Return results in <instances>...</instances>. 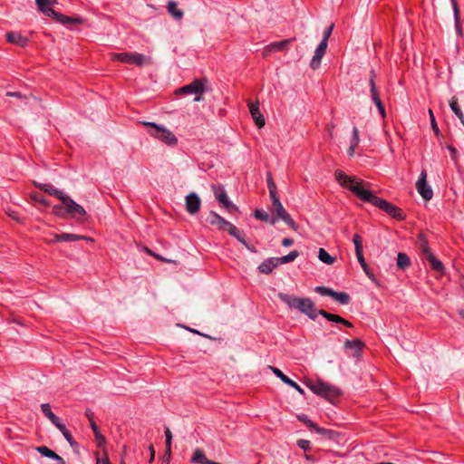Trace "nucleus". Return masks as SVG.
<instances>
[{"instance_id": "f257e3e1", "label": "nucleus", "mask_w": 464, "mask_h": 464, "mask_svg": "<svg viewBox=\"0 0 464 464\" xmlns=\"http://www.w3.org/2000/svg\"><path fill=\"white\" fill-rule=\"evenodd\" d=\"M335 179L341 186L350 189L362 201L372 203L392 218L403 219L404 215L401 208L366 189L363 187V181L362 179L348 176L342 170L335 171Z\"/></svg>"}, {"instance_id": "f03ea898", "label": "nucleus", "mask_w": 464, "mask_h": 464, "mask_svg": "<svg viewBox=\"0 0 464 464\" xmlns=\"http://www.w3.org/2000/svg\"><path fill=\"white\" fill-rule=\"evenodd\" d=\"M278 298L290 309L298 310L312 320L316 319L318 311L310 298L298 297L285 293H279Z\"/></svg>"}, {"instance_id": "7ed1b4c3", "label": "nucleus", "mask_w": 464, "mask_h": 464, "mask_svg": "<svg viewBox=\"0 0 464 464\" xmlns=\"http://www.w3.org/2000/svg\"><path fill=\"white\" fill-rule=\"evenodd\" d=\"M36 5H38L39 10L44 14L46 16L53 17L56 21L60 22L63 24H66L68 23L81 24L82 19L70 17L60 14L54 11L50 5L54 3V0H35Z\"/></svg>"}, {"instance_id": "20e7f679", "label": "nucleus", "mask_w": 464, "mask_h": 464, "mask_svg": "<svg viewBox=\"0 0 464 464\" xmlns=\"http://www.w3.org/2000/svg\"><path fill=\"white\" fill-rule=\"evenodd\" d=\"M143 124L151 128V130L149 131L151 136L161 140L165 144L175 145L178 142V140L172 131L166 129L164 126L150 121L143 122Z\"/></svg>"}, {"instance_id": "39448f33", "label": "nucleus", "mask_w": 464, "mask_h": 464, "mask_svg": "<svg viewBox=\"0 0 464 464\" xmlns=\"http://www.w3.org/2000/svg\"><path fill=\"white\" fill-rule=\"evenodd\" d=\"M208 221L218 230L227 231L234 237H239V229L215 211H210Z\"/></svg>"}, {"instance_id": "423d86ee", "label": "nucleus", "mask_w": 464, "mask_h": 464, "mask_svg": "<svg viewBox=\"0 0 464 464\" xmlns=\"http://www.w3.org/2000/svg\"><path fill=\"white\" fill-rule=\"evenodd\" d=\"M309 388L314 393L322 396L331 401L341 394V392L338 388L322 381L309 384Z\"/></svg>"}, {"instance_id": "0eeeda50", "label": "nucleus", "mask_w": 464, "mask_h": 464, "mask_svg": "<svg viewBox=\"0 0 464 464\" xmlns=\"http://www.w3.org/2000/svg\"><path fill=\"white\" fill-rule=\"evenodd\" d=\"M111 59L127 64H135L139 67L150 62V59L144 54L137 53H115L111 54Z\"/></svg>"}, {"instance_id": "6e6552de", "label": "nucleus", "mask_w": 464, "mask_h": 464, "mask_svg": "<svg viewBox=\"0 0 464 464\" xmlns=\"http://www.w3.org/2000/svg\"><path fill=\"white\" fill-rule=\"evenodd\" d=\"M212 190L218 203L230 214L238 212V208L232 203L223 186H212Z\"/></svg>"}, {"instance_id": "1a4fd4ad", "label": "nucleus", "mask_w": 464, "mask_h": 464, "mask_svg": "<svg viewBox=\"0 0 464 464\" xmlns=\"http://www.w3.org/2000/svg\"><path fill=\"white\" fill-rule=\"evenodd\" d=\"M271 201L273 209L276 212L277 218L282 219L292 229L296 230L298 226L283 207L282 203L280 202L279 197L276 196L275 198H271Z\"/></svg>"}, {"instance_id": "9d476101", "label": "nucleus", "mask_w": 464, "mask_h": 464, "mask_svg": "<svg viewBox=\"0 0 464 464\" xmlns=\"http://www.w3.org/2000/svg\"><path fill=\"white\" fill-rule=\"evenodd\" d=\"M314 291L321 295H327L334 298L341 304H347L350 303L351 297L345 292H335L332 288L325 286H316Z\"/></svg>"}, {"instance_id": "9b49d317", "label": "nucleus", "mask_w": 464, "mask_h": 464, "mask_svg": "<svg viewBox=\"0 0 464 464\" xmlns=\"http://www.w3.org/2000/svg\"><path fill=\"white\" fill-rule=\"evenodd\" d=\"M416 189L425 200H430L433 197V191L430 186H429L427 183V172L425 169H422L420 174V177L416 182Z\"/></svg>"}, {"instance_id": "f8f14e48", "label": "nucleus", "mask_w": 464, "mask_h": 464, "mask_svg": "<svg viewBox=\"0 0 464 464\" xmlns=\"http://www.w3.org/2000/svg\"><path fill=\"white\" fill-rule=\"evenodd\" d=\"M61 201L65 207L66 213L70 214L72 218H82L86 215L85 209L69 196L64 195Z\"/></svg>"}, {"instance_id": "ddd939ff", "label": "nucleus", "mask_w": 464, "mask_h": 464, "mask_svg": "<svg viewBox=\"0 0 464 464\" xmlns=\"http://www.w3.org/2000/svg\"><path fill=\"white\" fill-rule=\"evenodd\" d=\"M207 79H196L189 84H187L177 91V93L182 94H202L205 92Z\"/></svg>"}, {"instance_id": "4468645a", "label": "nucleus", "mask_w": 464, "mask_h": 464, "mask_svg": "<svg viewBox=\"0 0 464 464\" xmlns=\"http://www.w3.org/2000/svg\"><path fill=\"white\" fill-rule=\"evenodd\" d=\"M200 206L201 200L197 193L191 192L186 196L185 208L188 214H197L199 211Z\"/></svg>"}, {"instance_id": "2eb2a0df", "label": "nucleus", "mask_w": 464, "mask_h": 464, "mask_svg": "<svg viewBox=\"0 0 464 464\" xmlns=\"http://www.w3.org/2000/svg\"><path fill=\"white\" fill-rule=\"evenodd\" d=\"M295 38L285 39L280 42H274L266 45L263 50V56H267L273 52H280L288 48L289 44L295 41Z\"/></svg>"}, {"instance_id": "dca6fc26", "label": "nucleus", "mask_w": 464, "mask_h": 464, "mask_svg": "<svg viewBox=\"0 0 464 464\" xmlns=\"http://www.w3.org/2000/svg\"><path fill=\"white\" fill-rule=\"evenodd\" d=\"M327 45L328 43H325V40H322L319 45L316 47L314 54L310 63V66L312 69L315 70L320 66L322 58L325 53Z\"/></svg>"}, {"instance_id": "f3484780", "label": "nucleus", "mask_w": 464, "mask_h": 464, "mask_svg": "<svg viewBox=\"0 0 464 464\" xmlns=\"http://www.w3.org/2000/svg\"><path fill=\"white\" fill-rule=\"evenodd\" d=\"M269 369L273 372V373L278 377L284 383L291 386L295 390H296L300 394H304V391L299 384H297L295 381L291 380L285 374L283 373L278 368L274 366H269Z\"/></svg>"}, {"instance_id": "a211bd4d", "label": "nucleus", "mask_w": 464, "mask_h": 464, "mask_svg": "<svg viewBox=\"0 0 464 464\" xmlns=\"http://www.w3.org/2000/svg\"><path fill=\"white\" fill-rule=\"evenodd\" d=\"M277 257H269L264 260L257 267L258 271L265 275H269L272 271L279 266Z\"/></svg>"}, {"instance_id": "6ab92c4d", "label": "nucleus", "mask_w": 464, "mask_h": 464, "mask_svg": "<svg viewBox=\"0 0 464 464\" xmlns=\"http://www.w3.org/2000/svg\"><path fill=\"white\" fill-rule=\"evenodd\" d=\"M248 108H249L251 116H252L253 120L255 121L256 125L258 128H262L265 125V119L259 111L258 102H256V103L249 102Z\"/></svg>"}, {"instance_id": "aec40b11", "label": "nucleus", "mask_w": 464, "mask_h": 464, "mask_svg": "<svg viewBox=\"0 0 464 464\" xmlns=\"http://www.w3.org/2000/svg\"><path fill=\"white\" fill-rule=\"evenodd\" d=\"M318 314H321L323 317H324L328 321L338 323V324H343L344 326H347V327H353V324L351 322L343 319V317H341V316H339L337 314H334L328 313V312H326L324 310H319L318 313H317V315Z\"/></svg>"}, {"instance_id": "412c9836", "label": "nucleus", "mask_w": 464, "mask_h": 464, "mask_svg": "<svg viewBox=\"0 0 464 464\" xmlns=\"http://www.w3.org/2000/svg\"><path fill=\"white\" fill-rule=\"evenodd\" d=\"M6 40L14 44L24 47L28 44V39L16 32H9L6 34Z\"/></svg>"}, {"instance_id": "4be33fe9", "label": "nucleus", "mask_w": 464, "mask_h": 464, "mask_svg": "<svg viewBox=\"0 0 464 464\" xmlns=\"http://www.w3.org/2000/svg\"><path fill=\"white\" fill-rule=\"evenodd\" d=\"M363 346V343L359 339L354 340H346L344 342V349L352 350L353 352V355L354 357H359L361 350Z\"/></svg>"}, {"instance_id": "5701e85b", "label": "nucleus", "mask_w": 464, "mask_h": 464, "mask_svg": "<svg viewBox=\"0 0 464 464\" xmlns=\"http://www.w3.org/2000/svg\"><path fill=\"white\" fill-rule=\"evenodd\" d=\"M56 239L61 240V242H73L77 240L92 241V238L88 237L86 236H78L71 233H62L60 235H57Z\"/></svg>"}, {"instance_id": "b1692460", "label": "nucleus", "mask_w": 464, "mask_h": 464, "mask_svg": "<svg viewBox=\"0 0 464 464\" xmlns=\"http://www.w3.org/2000/svg\"><path fill=\"white\" fill-rule=\"evenodd\" d=\"M37 450L39 453H41L43 456L47 457L49 459H53L58 462V464H65L64 459L56 454L54 451L47 448L46 446H41L37 448Z\"/></svg>"}, {"instance_id": "393cba45", "label": "nucleus", "mask_w": 464, "mask_h": 464, "mask_svg": "<svg viewBox=\"0 0 464 464\" xmlns=\"http://www.w3.org/2000/svg\"><path fill=\"white\" fill-rule=\"evenodd\" d=\"M417 245L421 252V254L427 257L429 256V254H432L430 252V246H429V242H428V239L426 237V236L424 234H419L418 237H417Z\"/></svg>"}, {"instance_id": "a878e982", "label": "nucleus", "mask_w": 464, "mask_h": 464, "mask_svg": "<svg viewBox=\"0 0 464 464\" xmlns=\"http://www.w3.org/2000/svg\"><path fill=\"white\" fill-rule=\"evenodd\" d=\"M298 419L306 424L307 427L310 429H313L319 434H328L331 431L323 428L318 427L315 423H314L311 420H309L307 415H300L298 416Z\"/></svg>"}, {"instance_id": "bb28decb", "label": "nucleus", "mask_w": 464, "mask_h": 464, "mask_svg": "<svg viewBox=\"0 0 464 464\" xmlns=\"http://www.w3.org/2000/svg\"><path fill=\"white\" fill-rule=\"evenodd\" d=\"M38 187L44 190V192H47L51 196H54L58 199L62 200V198L64 197V193L50 184H40Z\"/></svg>"}, {"instance_id": "cd10ccee", "label": "nucleus", "mask_w": 464, "mask_h": 464, "mask_svg": "<svg viewBox=\"0 0 464 464\" xmlns=\"http://www.w3.org/2000/svg\"><path fill=\"white\" fill-rule=\"evenodd\" d=\"M426 258L429 260L431 269L441 274L444 272L443 264L438 260L433 254H429Z\"/></svg>"}, {"instance_id": "c85d7f7f", "label": "nucleus", "mask_w": 464, "mask_h": 464, "mask_svg": "<svg viewBox=\"0 0 464 464\" xmlns=\"http://www.w3.org/2000/svg\"><path fill=\"white\" fill-rule=\"evenodd\" d=\"M254 216L256 218L262 221L269 222L271 225H275L276 222L277 221V218H270L268 213L263 209H256Z\"/></svg>"}, {"instance_id": "c756f323", "label": "nucleus", "mask_w": 464, "mask_h": 464, "mask_svg": "<svg viewBox=\"0 0 464 464\" xmlns=\"http://www.w3.org/2000/svg\"><path fill=\"white\" fill-rule=\"evenodd\" d=\"M318 258L321 262L327 264V265H332L335 261V257L329 255V253L324 248H322V247L319 248Z\"/></svg>"}, {"instance_id": "7c9ffc66", "label": "nucleus", "mask_w": 464, "mask_h": 464, "mask_svg": "<svg viewBox=\"0 0 464 464\" xmlns=\"http://www.w3.org/2000/svg\"><path fill=\"white\" fill-rule=\"evenodd\" d=\"M450 2L452 4L453 12H454V20H455V24H456V30H457V33L460 35L461 34V27L459 24L460 14H459V9L458 6V3H457V0H450Z\"/></svg>"}, {"instance_id": "2f4dec72", "label": "nucleus", "mask_w": 464, "mask_h": 464, "mask_svg": "<svg viewBox=\"0 0 464 464\" xmlns=\"http://www.w3.org/2000/svg\"><path fill=\"white\" fill-rule=\"evenodd\" d=\"M411 264L409 256L404 253H399L397 256V266L404 270L406 269Z\"/></svg>"}, {"instance_id": "473e14b6", "label": "nucleus", "mask_w": 464, "mask_h": 464, "mask_svg": "<svg viewBox=\"0 0 464 464\" xmlns=\"http://www.w3.org/2000/svg\"><path fill=\"white\" fill-rule=\"evenodd\" d=\"M168 11L175 19L180 20L183 17V12L177 8L175 2H169Z\"/></svg>"}, {"instance_id": "72a5a7b5", "label": "nucleus", "mask_w": 464, "mask_h": 464, "mask_svg": "<svg viewBox=\"0 0 464 464\" xmlns=\"http://www.w3.org/2000/svg\"><path fill=\"white\" fill-rule=\"evenodd\" d=\"M450 107L451 109V111L454 112V114L459 119V120H462V118L464 117V114L461 111V109L459 108V104H458V100L456 97H452L450 102Z\"/></svg>"}, {"instance_id": "f704fd0d", "label": "nucleus", "mask_w": 464, "mask_h": 464, "mask_svg": "<svg viewBox=\"0 0 464 464\" xmlns=\"http://www.w3.org/2000/svg\"><path fill=\"white\" fill-rule=\"evenodd\" d=\"M206 460H208L202 450L196 449L192 457V462L197 464H206Z\"/></svg>"}, {"instance_id": "c9c22d12", "label": "nucleus", "mask_w": 464, "mask_h": 464, "mask_svg": "<svg viewBox=\"0 0 464 464\" xmlns=\"http://www.w3.org/2000/svg\"><path fill=\"white\" fill-rule=\"evenodd\" d=\"M266 182H267V188L269 190L270 198H275L276 196H278L277 192H276V186L270 173H267V175H266Z\"/></svg>"}, {"instance_id": "e433bc0d", "label": "nucleus", "mask_w": 464, "mask_h": 464, "mask_svg": "<svg viewBox=\"0 0 464 464\" xmlns=\"http://www.w3.org/2000/svg\"><path fill=\"white\" fill-rule=\"evenodd\" d=\"M298 255H299L298 251L293 250L286 256H284L282 257H277V260L280 265L286 264V263L294 261L298 256Z\"/></svg>"}, {"instance_id": "4c0bfd02", "label": "nucleus", "mask_w": 464, "mask_h": 464, "mask_svg": "<svg viewBox=\"0 0 464 464\" xmlns=\"http://www.w3.org/2000/svg\"><path fill=\"white\" fill-rule=\"evenodd\" d=\"M375 80H376V73H375V71L373 69H372L370 71V74H369V86H370L371 94L379 92L377 90V87H376Z\"/></svg>"}, {"instance_id": "58836bf2", "label": "nucleus", "mask_w": 464, "mask_h": 464, "mask_svg": "<svg viewBox=\"0 0 464 464\" xmlns=\"http://www.w3.org/2000/svg\"><path fill=\"white\" fill-rule=\"evenodd\" d=\"M41 410L43 411V413L44 414V416L48 419V420H53L54 419V416H56L52 411H51V406L49 403H43L41 404Z\"/></svg>"}, {"instance_id": "ea45409f", "label": "nucleus", "mask_w": 464, "mask_h": 464, "mask_svg": "<svg viewBox=\"0 0 464 464\" xmlns=\"http://www.w3.org/2000/svg\"><path fill=\"white\" fill-rule=\"evenodd\" d=\"M353 243L355 246V255L358 253H362V237L355 234L353 237Z\"/></svg>"}, {"instance_id": "a19ab883", "label": "nucleus", "mask_w": 464, "mask_h": 464, "mask_svg": "<svg viewBox=\"0 0 464 464\" xmlns=\"http://www.w3.org/2000/svg\"><path fill=\"white\" fill-rule=\"evenodd\" d=\"M356 257L363 271L366 273L367 276H370L369 266L365 262L362 253L356 254Z\"/></svg>"}, {"instance_id": "79ce46f5", "label": "nucleus", "mask_w": 464, "mask_h": 464, "mask_svg": "<svg viewBox=\"0 0 464 464\" xmlns=\"http://www.w3.org/2000/svg\"><path fill=\"white\" fill-rule=\"evenodd\" d=\"M240 243H242L250 252L256 253L257 250L254 246L249 245L245 240L244 234L239 230V237H236Z\"/></svg>"}, {"instance_id": "37998d69", "label": "nucleus", "mask_w": 464, "mask_h": 464, "mask_svg": "<svg viewBox=\"0 0 464 464\" xmlns=\"http://www.w3.org/2000/svg\"><path fill=\"white\" fill-rule=\"evenodd\" d=\"M165 437H166V452L170 453L172 434H171L170 430L168 427L165 428Z\"/></svg>"}, {"instance_id": "c03bdc74", "label": "nucleus", "mask_w": 464, "mask_h": 464, "mask_svg": "<svg viewBox=\"0 0 464 464\" xmlns=\"http://www.w3.org/2000/svg\"><path fill=\"white\" fill-rule=\"evenodd\" d=\"M53 212L58 216V217H64L66 213V209H65V207L64 205H55L53 208Z\"/></svg>"}, {"instance_id": "a18cd8bd", "label": "nucleus", "mask_w": 464, "mask_h": 464, "mask_svg": "<svg viewBox=\"0 0 464 464\" xmlns=\"http://www.w3.org/2000/svg\"><path fill=\"white\" fill-rule=\"evenodd\" d=\"M359 141H360L359 130L356 127H353V137L351 140V145H353V147H357V145L359 144Z\"/></svg>"}, {"instance_id": "49530a36", "label": "nucleus", "mask_w": 464, "mask_h": 464, "mask_svg": "<svg viewBox=\"0 0 464 464\" xmlns=\"http://www.w3.org/2000/svg\"><path fill=\"white\" fill-rule=\"evenodd\" d=\"M429 115H430V123H431L432 130H434V132L436 134H439L440 130H439V128L437 126V123H436V121H435V117H434L433 112H432V111L430 109L429 110Z\"/></svg>"}, {"instance_id": "de8ad7c7", "label": "nucleus", "mask_w": 464, "mask_h": 464, "mask_svg": "<svg viewBox=\"0 0 464 464\" xmlns=\"http://www.w3.org/2000/svg\"><path fill=\"white\" fill-rule=\"evenodd\" d=\"M33 199L36 202H39L43 205H45V206H48L49 203L47 201V199L41 194H35L33 196Z\"/></svg>"}, {"instance_id": "09e8293b", "label": "nucleus", "mask_w": 464, "mask_h": 464, "mask_svg": "<svg viewBox=\"0 0 464 464\" xmlns=\"http://www.w3.org/2000/svg\"><path fill=\"white\" fill-rule=\"evenodd\" d=\"M297 445L299 448H301L304 450H310V441L305 440H299L297 441Z\"/></svg>"}, {"instance_id": "8fccbe9b", "label": "nucleus", "mask_w": 464, "mask_h": 464, "mask_svg": "<svg viewBox=\"0 0 464 464\" xmlns=\"http://www.w3.org/2000/svg\"><path fill=\"white\" fill-rule=\"evenodd\" d=\"M447 149L449 150V151L450 153L451 160H454L455 162H457V160H458V157H457L458 151H457V150L454 147L450 146V145L447 147Z\"/></svg>"}, {"instance_id": "3c124183", "label": "nucleus", "mask_w": 464, "mask_h": 464, "mask_svg": "<svg viewBox=\"0 0 464 464\" xmlns=\"http://www.w3.org/2000/svg\"><path fill=\"white\" fill-rule=\"evenodd\" d=\"M334 24H332L324 32L322 40H325V43H328V39L333 32Z\"/></svg>"}, {"instance_id": "603ef678", "label": "nucleus", "mask_w": 464, "mask_h": 464, "mask_svg": "<svg viewBox=\"0 0 464 464\" xmlns=\"http://www.w3.org/2000/svg\"><path fill=\"white\" fill-rule=\"evenodd\" d=\"M63 437L65 438V440L72 445L73 446L75 444V441L71 434V432L69 430H67L66 432H64L63 434Z\"/></svg>"}, {"instance_id": "864d4df0", "label": "nucleus", "mask_w": 464, "mask_h": 464, "mask_svg": "<svg viewBox=\"0 0 464 464\" xmlns=\"http://www.w3.org/2000/svg\"><path fill=\"white\" fill-rule=\"evenodd\" d=\"M146 251H147V253H149L150 256H155V257H156L157 259H159V260H162V261L167 262V263H170V262H171V260H169V259L163 258L162 256H159V255L154 254V253H153L152 251H150L149 248H146Z\"/></svg>"}, {"instance_id": "5fc2aeb1", "label": "nucleus", "mask_w": 464, "mask_h": 464, "mask_svg": "<svg viewBox=\"0 0 464 464\" xmlns=\"http://www.w3.org/2000/svg\"><path fill=\"white\" fill-rule=\"evenodd\" d=\"M94 434H95V438L97 440L99 446L105 443V438L102 434H100L99 431L95 432Z\"/></svg>"}, {"instance_id": "6e6d98bb", "label": "nucleus", "mask_w": 464, "mask_h": 464, "mask_svg": "<svg viewBox=\"0 0 464 464\" xmlns=\"http://www.w3.org/2000/svg\"><path fill=\"white\" fill-rule=\"evenodd\" d=\"M7 96H11V97H16V98H19V99H24L26 100L27 98L23 96L21 92H8L6 93Z\"/></svg>"}, {"instance_id": "4d7b16f0", "label": "nucleus", "mask_w": 464, "mask_h": 464, "mask_svg": "<svg viewBox=\"0 0 464 464\" xmlns=\"http://www.w3.org/2000/svg\"><path fill=\"white\" fill-rule=\"evenodd\" d=\"M376 107H377L380 114L382 115V117L384 118L386 113H385V109H384L382 102H377Z\"/></svg>"}, {"instance_id": "13d9d810", "label": "nucleus", "mask_w": 464, "mask_h": 464, "mask_svg": "<svg viewBox=\"0 0 464 464\" xmlns=\"http://www.w3.org/2000/svg\"><path fill=\"white\" fill-rule=\"evenodd\" d=\"M294 244V240L292 238H289V237H285L282 240V245L284 246H290Z\"/></svg>"}, {"instance_id": "bf43d9fd", "label": "nucleus", "mask_w": 464, "mask_h": 464, "mask_svg": "<svg viewBox=\"0 0 464 464\" xmlns=\"http://www.w3.org/2000/svg\"><path fill=\"white\" fill-rule=\"evenodd\" d=\"M371 97L375 105L377 102H382L379 92L371 94Z\"/></svg>"}, {"instance_id": "052dcab7", "label": "nucleus", "mask_w": 464, "mask_h": 464, "mask_svg": "<svg viewBox=\"0 0 464 464\" xmlns=\"http://www.w3.org/2000/svg\"><path fill=\"white\" fill-rule=\"evenodd\" d=\"M57 235L58 234H53L52 238L46 239V243L52 244V243L61 242V240L56 239Z\"/></svg>"}, {"instance_id": "680f3d73", "label": "nucleus", "mask_w": 464, "mask_h": 464, "mask_svg": "<svg viewBox=\"0 0 464 464\" xmlns=\"http://www.w3.org/2000/svg\"><path fill=\"white\" fill-rule=\"evenodd\" d=\"M56 428L63 433V435L68 430L63 423H60Z\"/></svg>"}, {"instance_id": "e2e57ef3", "label": "nucleus", "mask_w": 464, "mask_h": 464, "mask_svg": "<svg viewBox=\"0 0 464 464\" xmlns=\"http://www.w3.org/2000/svg\"><path fill=\"white\" fill-rule=\"evenodd\" d=\"M96 464H110V460H109L108 457L105 456L102 460H100L98 459Z\"/></svg>"}, {"instance_id": "0e129e2a", "label": "nucleus", "mask_w": 464, "mask_h": 464, "mask_svg": "<svg viewBox=\"0 0 464 464\" xmlns=\"http://www.w3.org/2000/svg\"><path fill=\"white\" fill-rule=\"evenodd\" d=\"M55 427H57V425H59L60 423H62L60 421V419L57 417V416H54V419L53 420H49Z\"/></svg>"}, {"instance_id": "69168bd1", "label": "nucleus", "mask_w": 464, "mask_h": 464, "mask_svg": "<svg viewBox=\"0 0 464 464\" xmlns=\"http://www.w3.org/2000/svg\"><path fill=\"white\" fill-rule=\"evenodd\" d=\"M355 148L356 147H353V145L350 144V147L348 149V155L350 157H353L354 155Z\"/></svg>"}, {"instance_id": "338daca9", "label": "nucleus", "mask_w": 464, "mask_h": 464, "mask_svg": "<svg viewBox=\"0 0 464 464\" xmlns=\"http://www.w3.org/2000/svg\"><path fill=\"white\" fill-rule=\"evenodd\" d=\"M91 427L94 433L99 431L98 426L93 420H91Z\"/></svg>"}, {"instance_id": "774afa93", "label": "nucleus", "mask_w": 464, "mask_h": 464, "mask_svg": "<svg viewBox=\"0 0 464 464\" xmlns=\"http://www.w3.org/2000/svg\"><path fill=\"white\" fill-rule=\"evenodd\" d=\"M150 461H152V460L154 459V456H155V451H154L153 446H150Z\"/></svg>"}]
</instances>
